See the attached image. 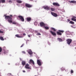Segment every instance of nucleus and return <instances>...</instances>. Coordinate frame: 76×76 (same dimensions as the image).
Listing matches in <instances>:
<instances>
[{"label":"nucleus","mask_w":76,"mask_h":76,"mask_svg":"<svg viewBox=\"0 0 76 76\" xmlns=\"http://www.w3.org/2000/svg\"><path fill=\"white\" fill-rule=\"evenodd\" d=\"M17 3H22V1H21L19 0H17Z\"/></svg>","instance_id":"25"},{"label":"nucleus","mask_w":76,"mask_h":76,"mask_svg":"<svg viewBox=\"0 0 76 76\" xmlns=\"http://www.w3.org/2000/svg\"><path fill=\"white\" fill-rule=\"evenodd\" d=\"M4 16H5V19H11L12 17L9 16H6V15H4Z\"/></svg>","instance_id":"9"},{"label":"nucleus","mask_w":76,"mask_h":76,"mask_svg":"<svg viewBox=\"0 0 76 76\" xmlns=\"http://www.w3.org/2000/svg\"><path fill=\"white\" fill-rule=\"evenodd\" d=\"M37 24H38V23H37V21H35L34 22V25H37Z\"/></svg>","instance_id":"31"},{"label":"nucleus","mask_w":76,"mask_h":76,"mask_svg":"<svg viewBox=\"0 0 76 76\" xmlns=\"http://www.w3.org/2000/svg\"><path fill=\"white\" fill-rule=\"evenodd\" d=\"M58 31L57 32V34L58 35H62V34L61 33H63L64 31L63 30H58Z\"/></svg>","instance_id":"1"},{"label":"nucleus","mask_w":76,"mask_h":76,"mask_svg":"<svg viewBox=\"0 0 76 76\" xmlns=\"http://www.w3.org/2000/svg\"><path fill=\"white\" fill-rule=\"evenodd\" d=\"M51 10L52 11H54V10H55V9L53 8H51Z\"/></svg>","instance_id":"28"},{"label":"nucleus","mask_w":76,"mask_h":76,"mask_svg":"<svg viewBox=\"0 0 76 76\" xmlns=\"http://www.w3.org/2000/svg\"><path fill=\"white\" fill-rule=\"evenodd\" d=\"M45 29H46L47 30H48V29H49V27L47 26H45Z\"/></svg>","instance_id":"24"},{"label":"nucleus","mask_w":76,"mask_h":76,"mask_svg":"<svg viewBox=\"0 0 76 76\" xmlns=\"http://www.w3.org/2000/svg\"><path fill=\"white\" fill-rule=\"evenodd\" d=\"M15 37L17 38H22L23 37L22 36H19V34H16L15 35Z\"/></svg>","instance_id":"16"},{"label":"nucleus","mask_w":76,"mask_h":76,"mask_svg":"<svg viewBox=\"0 0 76 76\" xmlns=\"http://www.w3.org/2000/svg\"><path fill=\"white\" fill-rule=\"evenodd\" d=\"M0 33H1V34H3V31H1V30H0Z\"/></svg>","instance_id":"36"},{"label":"nucleus","mask_w":76,"mask_h":76,"mask_svg":"<svg viewBox=\"0 0 76 76\" xmlns=\"http://www.w3.org/2000/svg\"><path fill=\"white\" fill-rule=\"evenodd\" d=\"M20 60H21H21H22V59H21V58H20Z\"/></svg>","instance_id":"48"},{"label":"nucleus","mask_w":76,"mask_h":76,"mask_svg":"<svg viewBox=\"0 0 76 76\" xmlns=\"http://www.w3.org/2000/svg\"><path fill=\"white\" fill-rule=\"evenodd\" d=\"M46 26V24L44 23L43 22H41L40 23V26L41 27H44Z\"/></svg>","instance_id":"3"},{"label":"nucleus","mask_w":76,"mask_h":76,"mask_svg":"<svg viewBox=\"0 0 76 76\" xmlns=\"http://www.w3.org/2000/svg\"><path fill=\"white\" fill-rule=\"evenodd\" d=\"M23 45H24V44H23V45H22L20 46V47H23Z\"/></svg>","instance_id":"40"},{"label":"nucleus","mask_w":76,"mask_h":76,"mask_svg":"<svg viewBox=\"0 0 76 76\" xmlns=\"http://www.w3.org/2000/svg\"><path fill=\"white\" fill-rule=\"evenodd\" d=\"M20 20L22 22H23V21H24V19H21Z\"/></svg>","instance_id":"41"},{"label":"nucleus","mask_w":76,"mask_h":76,"mask_svg":"<svg viewBox=\"0 0 76 76\" xmlns=\"http://www.w3.org/2000/svg\"><path fill=\"white\" fill-rule=\"evenodd\" d=\"M28 53H29L30 55H31V54H33V53H32V50H31V49H29L28 50Z\"/></svg>","instance_id":"11"},{"label":"nucleus","mask_w":76,"mask_h":76,"mask_svg":"<svg viewBox=\"0 0 76 76\" xmlns=\"http://www.w3.org/2000/svg\"><path fill=\"white\" fill-rule=\"evenodd\" d=\"M27 21L28 22H30L31 21V19H27Z\"/></svg>","instance_id":"38"},{"label":"nucleus","mask_w":76,"mask_h":76,"mask_svg":"<svg viewBox=\"0 0 76 76\" xmlns=\"http://www.w3.org/2000/svg\"><path fill=\"white\" fill-rule=\"evenodd\" d=\"M0 3H1V2L0 1Z\"/></svg>","instance_id":"50"},{"label":"nucleus","mask_w":76,"mask_h":76,"mask_svg":"<svg viewBox=\"0 0 76 76\" xmlns=\"http://www.w3.org/2000/svg\"><path fill=\"white\" fill-rule=\"evenodd\" d=\"M0 39L2 41H4V38H3V37H0Z\"/></svg>","instance_id":"21"},{"label":"nucleus","mask_w":76,"mask_h":76,"mask_svg":"<svg viewBox=\"0 0 76 76\" xmlns=\"http://www.w3.org/2000/svg\"><path fill=\"white\" fill-rule=\"evenodd\" d=\"M73 70H71V73H73Z\"/></svg>","instance_id":"32"},{"label":"nucleus","mask_w":76,"mask_h":76,"mask_svg":"<svg viewBox=\"0 0 76 76\" xmlns=\"http://www.w3.org/2000/svg\"><path fill=\"white\" fill-rule=\"evenodd\" d=\"M12 24H14V25H18V23L15 21H14L12 22Z\"/></svg>","instance_id":"18"},{"label":"nucleus","mask_w":76,"mask_h":76,"mask_svg":"<svg viewBox=\"0 0 76 76\" xmlns=\"http://www.w3.org/2000/svg\"><path fill=\"white\" fill-rule=\"evenodd\" d=\"M70 3H76V1H69Z\"/></svg>","instance_id":"15"},{"label":"nucleus","mask_w":76,"mask_h":76,"mask_svg":"<svg viewBox=\"0 0 76 76\" xmlns=\"http://www.w3.org/2000/svg\"><path fill=\"white\" fill-rule=\"evenodd\" d=\"M53 5L54 6H60V4H59L58 3H53Z\"/></svg>","instance_id":"10"},{"label":"nucleus","mask_w":76,"mask_h":76,"mask_svg":"<svg viewBox=\"0 0 76 76\" xmlns=\"http://www.w3.org/2000/svg\"><path fill=\"white\" fill-rule=\"evenodd\" d=\"M37 35H41V34L39 33H38Z\"/></svg>","instance_id":"33"},{"label":"nucleus","mask_w":76,"mask_h":76,"mask_svg":"<svg viewBox=\"0 0 76 76\" xmlns=\"http://www.w3.org/2000/svg\"><path fill=\"white\" fill-rule=\"evenodd\" d=\"M28 37H29V38H30V37H31V36H30V35H28Z\"/></svg>","instance_id":"44"},{"label":"nucleus","mask_w":76,"mask_h":76,"mask_svg":"<svg viewBox=\"0 0 76 76\" xmlns=\"http://www.w3.org/2000/svg\"><path fill=\"white\" fill-rule=\"evenodd\" d=\"M22 53H23V54H26V52H25V51H23L22 52Z\"/></svg>","instance_id":"37"},{"label":"nucleus","mask_w":76,"mask_h":76,"mask_svg":"<svg viewBox=\"0 0 76 76\" xmlns=\"http://www.w3.org/2000/svg\"><path fill=\"white\" fill-rule=\"evenodd\" d=\"M2 51V48L0 47V54H1V52Z\"/></svg>","instance_id":"29"},{"label":"nucleus","mask_w":76,"mask_h":76,"mask_svg":"<svg viewBox=\"0 0 76 76\" xmlns=\"http://www.w3.org/2000/svg\"><path fill=\"white\" fill-rule=\"evenodd\" d=\"M50 29L51 30H53V31H56V29H55L54 28L52 27L50 28Z\"/></svg>","instance_id":"19"},{"label":"nucleus","mask_w":76,"mask_h":76,"mask_svg":"<svg viewBox=\"0 0 76 76\" xmlns=\"http://www.w3.org/2000/svg\"><path fill=\"white\" fill-rule=\"evenodd\" d=\"M44 8L45 9H47V10H50V8L48 6L44 7Z\"/></svg>","instance_id":"14"},{"label":"nucleus","mask_w":76,"mask_h":76,"mask_svg":"<svg viewBox=\"0 0 76 76\" xmlns=\"http://www.w3.org/2000/svg\"><path fill=\"white\" fill-rule=\"evenodd\" d=\"M23 73H25V72H26L25 70H23Z\"/></svg>","instance_id":"46"},{"label":"nucleus","mask_w":76,"mask_h":76,"mask_svg":"<svg viewBox=\"0 0 76 76\" xmlns=\"http://www.w3.org/2000/svg\"><path fill=\"white\" fill-rule=\"evenodd\" d=\"M28 63L30 64H31V63H32L34 65V64H35V63H34V61L32 59H30L29 61L28 62Z\"/></svg>","instance_id":"7"},{"label":"nucleus","mask_w":76,"mask_h":76,"mask_svg":"<svg viewBox=\"0 0 76 76\" xmlns=\"http://www.w3.org/2000/svg\"><path fill=\"white\" fill-rule=\"evenodd\" d=\"M37 62L38 65H39V66H41V64H42V62H41V61H40V60H37Z\"/></svg>","instance_id":"4"},{"label":"nucleus","mask_w":76,"mask_h":76,"mask_svg":"<svg viewBox=\"0 0 76 76\" xmlns=\"http://www.w3.org/2000/svg\"><path fill=\"white\" fill-rule=\"evenodd\" d=\"M66 41L67 44H68V45H70V44L72 43V39H66Z\"/></svg>","instance_id":"2"},{"label":"nucleus","mask_w":76,"mask_h":76,"mask_svg":"<svg viewBox=\"0 0 76 76\" xmlns=\"http://www.w3.org/2000/svg\"><path fill=\"white\" fill-rule=\"evenodd\" d=\"M51 15H53L54 17H57L58 16V15L56 13H53V12H51Z\"/></svg>","instance_id":"5"},{"label":"nucleus","mask_w":76,"mask_h":76,"mask_svg":"<svg viewBox=\"0 0 76 76\" xmlns=\"http://www.w3.org/2000/svg\"><path fill=\"white\" fill-rule=\"evenodd\" d=\"M29 65L28 64H27L26 65V66H25V68L27 69H31V68L29 66Z\"/></svg>","instance_id":"8"},{"label":"nucleus","mask_w":76,"mask_h":76,"mask_svg":"<svg viewBox=\"0 0 76 76\" xmlns=\"http://www.w3.org/2000/svg\"><path fill=\"white\" fill-rule=\"evenodd\" d=\"M72 20L76 22V19H72Z\"/></svg>","instance_id":"39"},{"label":"nucleus","mask_w":76,"mask_h":76,"mask_svg":"<svg viewBox=\"0 0 76 76\" xmlns=\"http://www.w3.org/2000/svg\"><path fill=\"white\" fill-rule=\"evenodd\" d=\"M23 35L24 36H25V35H26V34L24 33L23 34Z\"/></svg>","instance_id":"43"},{"label":"nucleus","mask_w":76,"mask_h":76,"mask_svg":"<svg viewBox=\"0 0 76 76\" xmlns=\"http://www.w3.org/2000/svg\"><path fill=\"white\" fill-rule=\"evenodd\" d=\"M66 33L67 35H70V33L69 31H66Z\"/></svg>","instance_id":"23"},{"label":"nucleus","mask_w":76,"mask_h":76,"mask_svg":"<svg viewBox=\"0 0 76 76\" xmlns=\"http://www.w3.org/2000/svg\"><path fill=\"white\" fill-rule=\"evenodd\" d=\"M22 64L23 66H24V65L26 64V61H22Z\"/></svg>","instance_id":"13"},{"label":"nucleus","mask_w":76,"mask_h":76,"mask_svg":"<svg viewBox=\"0 0 76 76\" xmlns=\"http://www.w3.org/2000/svg\"><path fill=\"white\" fill-rule=\"evenodd\" d=\"M3 53H4V54H6V51H5V50H4Z\"/></svg>","instance_id":"35"},{"label":"nucleus","mask_w":76,"mask_h":76,"mask_svg":"<svg viewBox=\"0 0 76 76\" xmlns=\"http://www.w3.org/2000/svg\"><path fill=\"white\" fill-rule=\"evenodd\" d=\"M50 33H51L52 35H53V36H55L56 35V32H53L52 31H50Z\"/></svg>","instance_id":"6"},{"label":"nucleus","mask_w":76,"mask_h":76,"mask_svg":"<svg viewBox=\"0 0 76 76\" xmlns=\"http://www.w3.org/2000/svg\"><path fill=\"white\" fill-rule=\"evenodd\" d=\"M58 39L60 42H62V41H63V40H62V39L61 38H58Z\"/></svg>","instance_id":"20"},{"label":"nucleus","mask_w":76,"mask_h":76,"mask_svg":"<svg viewBox=\"0 0 76 76\" xmlns=\"http://www.w3.org/2000/svg\"><path fill=\"white\" fill-rule=\"evenodd\" d=\"M26 7H32V5L27 4H26Z\"/></svg>","instance_id":"12"},{"label":"nucleus","mask_w":76,"mask_h":76,"mask_svg":"<svg viewBox=\"0 0 76 76\" xmlns=\"http://www.w3.org/2000/svg\"><path fill=\"white\" fill-rule=\"evenodd\" d=\"M8 22H9V23H12V20L11 19H8Z\"/></svg>","instance_id":"22"},{"label":"nucleus","mask_w":76,"mask_h":76,"mask_svg":"<svg viewBox=\"0 0 76 76\" xmlns=\"http://www.w3.org/2000/svg\"><path fill=\"white\" fill-rule=\"evenodd\" d=\"M10 16H11V17H12V15H10Z\"/></svg>","instance_id":"47"},{"label":"nucleus","mask_w":76,"mask_h":76,"mask_svg":"<svg viewBox=\"0 0 76 76\" xmlns=\"http://www.w3.org/2000/svg\"><path fill=\"white\" fill-rule=\"evenodd\" d=\"M76 17L75 16H73L72 17V18L71 19H76Z\"/></svg>","instance_id":"30"},{"label":"nucleus","mask_w":76,"mask_h":76,"mask_svg":"<svg viewBox=\"0 0 76 76\" xmlns=\"http://www.w3.org/2000/svg\"><path fill=\"white\" fill-rule=\"evenodd\" d=\"M18 18H19V19H24L23 17L21 16H18Z\"/></svg>","instance_id":"17"},{"label":"nucleus","mask_w":76,"mask_h":76,"mask_svg":"<svg viewBox=\"0 0 76 76\" xmlns=\"http://www.w3.org/2000/svg\"><path fill=\"white\" fill-rule=\"evenodd\" d=\"M69 23L71 24H75V23H74L73 22H72V21H70Z\"/></svg>","instance_id":"26"},{"label":"nucleus","mask_w":76,"mask_h":76,"mask_svg":"<svg viewBox=\"0 0 76 76\" xmlns=\"http://www.w3.org/2000/svg\"><path fill=\"white\" fill-rule=\"evenodd\" d=\"M31 0V1H32V0Z\"/></svg>","instance_id":"49"},{"label":"nucleus","mask_w":76,"mask_h":76,"mask_svg":"<svg viewBox=\"0 0 76 76\" xmlns=\"http://www.w3.org/2000/svg\"><path fill=\"white\" fill-rule=\"evenodd\" d=\"M27 19H31V18L30 17H28L27 18Z\"/></svg>","instance_id":"34"},{"label":"nucleus","mask_w":76,"mask_h":76,"mask_svg":"<svg viewBox=\"0 0 76 76\" xmlns=\"http://www.w3.org/2000/svg\"><path fill=\"white\" fill-rule=\"evenodd\" d=\"M70 21V20H69V19H68L67 20V21H68V22H69V21Z\"/></svg>","instance_id":"45"},{"label":"nucleus","mask_w":76,"mask_h":76,"mask_svg":"<svg viewBox=\"0 0 76 76\" xmlns=\"http://www.w3.org/2000/svg\"><path fill=\"white\" fill-rule=\"evenodd\" d=\"M8 2H9V3H12V1H8Z\"/></svg>","instance_id":"42"},{"label":"nucleus","mask_w":76,"mask_h":76,"mask_svg":"<svg viewBox=\"0 0 76 76\" xmlns=\"http://www.w3.org/2000/svg\"><path fill=\"white\" fill-rule=\"evenodd\" d=\"M0 1L2 3H3L5 2V0H0Z\"/></svg>","instance_id":"27"}]
</instances>
